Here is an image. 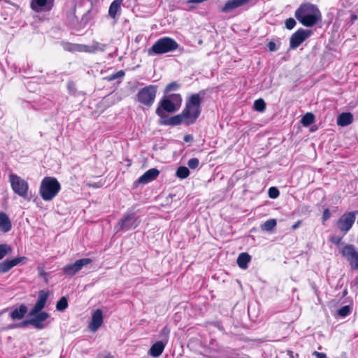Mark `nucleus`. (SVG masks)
<instances>
[{
	"instance_id": "obj_1",
	"label": "nucleus",
	"mask_w": 358,
	"mask_h": 358,
	"mask_svg": "<svg viewBox=\"0 0 358 358\" xmlns=\"http://www.w3.org/2000/svg\"><path fill=\"white\" fill-rule=\"evenodd\" d=\"M296 18L305 27H310L321 20V13L315 5L302 4L295 11Z\"/></svg>"
},
{
	"instance_id": "obj_2",
	"label": "nucleus",
	"mask_w": 358,
	"mask_h": 358,
	"mask_svg": "<svg viewBox=\"0 0 358 358\" xmlns=\"http://www.w3.org/2000/svg\"><path fill=\"white\" fill-rule=\"evenodd\" d=\"M202 98L199 94H194L186 101L185 107L182 111L185 116V124H194L201 114Z\"/></svg>"
},
{
	"instance_id": "obj_3",
	"label": "nucleus",
	"mask_w": 358,
	"mask_h": 358,
	"mask_svg": "<svg viewBox=\"0 0 358 358\" xmlns=\"http://www.w3.org/2000/svg\"><path fill=\"white\" fill-rule=\"evenodd\" d=\"M61 185L59 181L53 177H45L40 185L39 193L45 201H52L59 192Z\"/></svg>"
},
{
	"instance_id": "obj_4",
	"label": "nucleus",
	"mask_w": 358,
	"mask_h": 358,
	"mask_svg": "<svg viewBox=\"0 0 358 358\" xmlns=\"http://www.w3.org/2000/svg\"><path fill=\"white\" fill-rule=\"evenodd\" d=\"M178 43L170 37H163L158 39L148 50L149 54L162 55L173 52L178 48Z\"/></svg>"
},
{
	"instance_id": "obj_5",
	"label": "nucleus",
	"mask_w": 358,
	"mask_h": 358,
	"mask_svg": "<svg viewBox=\"0 0 358 358\" xmlns=\"http://www.w3.org/2000/svg\"><path fill=\"white\" fill-rule=\"evenodd\" d=\"M158 87L150 85L141 89L136 94V100L140 103L150 108L155 102Z\"/></svg>"
},
{
	"instance_id": "obj_6",
	"label": "nucleus",
	"mask_w": 358,
	"mask_h": 358,
	"mask_svg": "<svg viewBox=\"0 0 358 358\" xmlns=\"http://www.w3.org/2000/svg\"><path fill=\"white\" fill-rule=\"evenodd\" d=\"M9 181L12 189L15 193L22 197H26L29 189L28 183L21 177L12 173L9 176Z\"/></svg>"
},
{
	"instance_id": "obj_7",
	"label": "nucleus",
	"mask_w": 358,
	"mask_h": 358,
	"mask_svg": "<svg viewBox=\"0 0 358 358\" xmlns=\"http://www.w3.org/2000/svg\"><path fill=\"white\" fill-rule=\"evenodd\" d=\"M31 319L24 321L23 326L30 324L37 329H43L47 327L48 322V319L50 318V315L44 311H40L35 315H29Z\"/></svg>"
},
{
	"instance_id": "obj_8",
	"label": "nucleus",
	"mask_w": 358,
	"mask_h": 358,
	"mask_svg": "<svg viewBox=\"0 0 358 358\" xmlns=\"http://www.w3.org/2000/svg\"><path fill=\"white\" fill-rule=\"evenodd\" d=\"M139 220L134 213H128L118 222L116 229L117 231H125L135 229L139 224Z\"/></svg>"
},
{
	"instance_id": "obj_9",
	"label": "nucleus",
	"mask_w": 358,
	"mask_h": 358,
	"mask_svg": "<svg viewBox=\"0 0 358 358\" xmlns=\"http://www.w3.org/2000/svg\"><path fill=\"white\" fill-rule=\"evenodd\" d=\"M356 218V212H348L342 215L336 222L338 229L345 234L352 228Z\"/></svg>"
},
{
	"instance_id": "obj_10",
	"label": "nucleus",
	"mask_w": 358,
	"mask_h": 358,
	"mask_svg": "<svg viewBox=\"0 0 358 358\" xmlns=\"http://www.w3.org/2000/svg\"><path fill=\"white\" fill-rule=\"evenodd\" d=\"M90 258H83L76 261L73 264H66L62 268V271L66 276L72 277L79 272L85 266L92 263Z\"/></svg>"
},
{
	"instance_id": "obj_11",
	"label": "nucleus",
	"mask_w": 358,
	"mask_h": 358,
	"mask_svg": "<svg viewBox=\"0 0 358 358\" xmlns=\"http://www.w3.org/2000/svg\"><path fill=\"white\" fill-rule=\"evenodd\" d=\"M340 252L349 262L353 269L358 268V252L353 245L347 244L340 250Z\"/></svg>"
},
{
	"instance_id": "obj_12",
	"label": "nucleus",
	"mask_w": 358,
	"mask_h": 358,
	"mask_svg": "<svg viewBox=\"0 0 358 358\" xmlns=\"http://www.w3.org/2000/svg\"><path fill=\"white\" fill-rule=\"evenodd\" d=\"M177 110H178L177 107H175L170 100L166 97L160 101L155 113L162 119L166 117L165 112L174 113Z\"/></svg>"
},
{
	"instance_id": "obj_13",
	"label": "nucleus",
	"mask_w": 358,
	"mask_h": 358,
	"mask_svg": "<svg viewBox=\"0 0 358 358\" xmlns=\"http://www.w3.org/2000/svg\"><path fill=\"white\" fill-rule=\"evenodd\" d=\"M310 32L302 29L293 34L290 38V48H297L309 36Z\"/></svg>"
},
{
	"instance_id": "obj_14",
	"label": "nucleus",
	"mask_w": 358,
	"mask_h": 358,
	"mask_svg": "<svg viewBox=\"0 0 358 358\" xmlns=\"http://www.w3.org/2000/svg\"><path fill=\"white\" fill-rule=\"evenodd\" d=\"M55 0H31V8L36 12L50 11L54 5Z\"/></svg>"
},
{
	"instance_id": "obj_15",
	"label": "nucleus",
	"mask_w": 358,
	"mask_h": 358,
	"mask_svg": "<svg viewBox=\"0 0 358 358\" xmlns=\"http://www.w3.org/2000/svg\"><path fill=\"white\" fill-rule=\"evenodd\" d=\"M48 296L49 293L48 292L44 290L40 291L36 303H35L34 308L30 310L29 315H35L36 313L42 311L45 306Z\"/></svg>"
},
{
	"instance_id": "obj_16",
	"label": "nucleus",
	"mask_w": 358,
	"mask_h": 358,
	"mask_svg": "<svg viewBox=\"0 0 358 358\" xmlns=\"http://www.w3.org/2000/svg\"><path fill=\"white\" fill-rule=\"evenodd\" d=\"M103 323V314L101 309H96L92 314V321L89 324V329L95 332Z\"/></svg>"
},
{
	"instance_id": "obj_17",
	"label": "nucleus",
	"mask_w": 358,
	"mask_h": 358,
	"mask_svg": "<svg viewBox=\"0 0 358 358\" xmlns=\"http://www.w3.org/2000/svg\"><path fill=\"white\" fill-rule=\"evenodd\" d=\"M159 174V171L155 168L150 169L145 172L138 180L141 184H146L155 180Z\"/></svg>"
},
{
	"instance_id": "obj_18",
	"label": "nucleus",
	"mask_w": 358,
	"mask_h": 358,
	"mask_svg": "<svg viewBox=\"0 0 358 358\" xmlns=\"http://www.w3.org/2000/svg\"><path fill=\"white\" fill-rule=\"evenodd\" d=\"M250 0H228L222 8V12L229 13L238 7L245 5Z\"/></svg>"
},
{
	"instance_id": "obj_19",
	"label": "nucleus",
	"mask_w": 358,
	"mask_h": 358,
	"mask_svg": "<svg viewBox=\"0 0 358 358\" xmlns=\"http://www.w3.org/2000/svg\"><path fill=\"white\" fill-rule=\"evenodd\" d=\"M23 258L17 257L10 260H5L0 262V274L5 273L10 271L13 267L17 265Z\"/></svg>"
},
{
	"instance_id": "obj_20",
	"label": "nucleus",
	"mask_w": 358,
	"mask_h": 358,
	"mask_svg": "<svg viewBox=\"0 0 358 358\" xmlns=\"http://www.w3.org/2000/svg\"><path fill=\"white\" fill-rule=\"evenodd\" d=\"M162 124L165 125L176 126L181 123H185V116L182 115V113L173 117H167L162 118Z\"/></svg>"
},
{
	"instance_id": "obj_21",
	"label": "nucleus",
	"mask_w": 358,
	"mask_h": 358,
	"mask_svg": "<svg viewBox=\"0 0 358 358\" xmlns=\"http://www.w3.org/2000/svg\"><path fill=\"white\" fill-rule=\"evenodd\" d=\"M122 1L123 0H114L111 3L108 10V15L111 18L115 20H117V17L120 15Z\"/></svg>"
},
{
	"instance_id": "obj_22",
	"label": "nucleus",
	"mask_w": 358,
	"mask_h": 358,
	"mask_svg": "<svg viewBox=\"0 0 358 358\" xmlns=\"http://www.w3.org/2000/svg\"><path fill=\"white\" fill-rule=\"evenodd\" d=\"M27 313V307L22 304L19 308H12L10 313V317L12 320H21L24 317L25 314Z\"/></svg>"
},
{
	"instance_id": "obj_23",
	"label": "nucleus",
	"mask_w": 358,
	"mask_h": 358,
	"mask_svg": "<svg viewBox=\"0 0 358 358\" xmlns=\"http://www.w3.org/2000/svg\"><path fill=\"white\" fill-rule=\"evenodd\" d=\"M165 345H166V343L162 341L155 343L150 348V349L149 350V354L154 357H159L162 354V352L164 350Z\"/></svg>"
},
{
	"instance_id": "obj_24",
	"label": "nucleus",
	"mask_w": 358,
	"mask_h": 358,
	"mask_svg": "<svg viewBox=\"0 0 358 358\" xmlns=\"http://www.w3.org/2000/svg\"><path fill=\"white\" fill-rule=\"evenodd\" d=\"M12 225L9 217L4 213L0 212V230L8 232L11 229Z\"/></svg>"
},
{
	"instance_id": "obj_25",
	"label": "nucleus",
	"mask_w": 358,
	"mask_h": 358,
	"mask_svg": "<svg viewBox=\"0 0 358 358\" xmlns=\"http://www.w3.org/2000/svg\"><path fill=\"white\" fill-rule=\"evenodd\" d=\"M353 121V116L350 113H343L337 117V124L345 127L350 124Z\"/></svg>"
},
{
	"instance_id": "obj_26",
	"label": "nucleus",
	"mask_w": 358,
	"mask_h": 358,
	"mask_svg": "<svg viewBox=\"0 0 358 358\" xmlns=\"http://www.w3.org/2000/svg\"><path fill=\"white\" fill-rule=\"evenodd\" d=\"M251 257L246 252L241 253L237 258V264L238 266L243 269L248 267V264L250 262Z\"/></svg>"
},
{
	"instance_id": "obj_27",
	"label": "nucleus",
	"mask_w": 358,
	"mask_h": 358,
	"mask_svg": "<svg viewBox=\"0 0 358 358\" xmlns=\"http://www.w3.org/2000/svg\"><path fill=\"white\" fill-rule=\"evenodd\" d=\"M167 98L170 100V101L177 107L178 110L182 105V97L180 94H172L167 96Z\"/></svg>"
},
{
	"instance_id": "obj_28",
	"label": "nucleus",
	"mask_w": 358,
	"mask_h": 358,
	"mask_svg": "<svg viewBox=\"0 0 358 358\" xmlns=\"http://www.w3.org/2000/svg\"><path fill=\"white\" fill-rule=\"evenodd\" d=\"M277 222L275 219H270L266 221L261 227L262 229L266 231H272L276 226Z\"/></svg>"
},
{
	"instance_id": "obj_29",
	"label": "nucleus",
	"mask_w": 358,
	"mask_h": 358,
	"mask_svg": "<svg viewBox=\"0 0 358 358\" xmlns=\"http://www.w3.org/2000/svg\"><path fill=\"white\" fill-rule=\"evenodd\" d=\"M314 120H315L314 115L311 113H307L306 114H305L303 116L301 122L303 126L308 127L310 124H311L312 123H313Z\"/></svg>"
},
{
	"instance_id": "obj_30",
	"label": "nucleus",
	"mask_w": 358,
	"mask_h": 358,
	"mask_svg": "<svg viewBox=\"0 0 358 358\" xmlns=\"http://www.w3.org/2000/svg\"><path fill=\"white\" fill-rule=\"evenodd\" d=\"M189 171L185 166H180L176 171V176L179 178L184 179L189 176Z\"/></svg>"
},
{
	"instance_id": "obj_31",
	"label": "nucleus",
	"mask_w": 358,
	"mask_h": 358,
	"mask_svg": "<svg viewBox=\"0 0 358 358\" xmlns=\"http://www.w3.org/2000/svg\"><path fill=\"white\" fill-rule=\"evenodd\" d=\"M71 50H76L79 52H85L89 53H93V50L92 48V45H75Z\"/></svg>"
},
{
	"instance_id": "obj_32",
	"label": "nucleus",
	"mask_w": 358,
	"mask_h": 358,
	"mask_svg": "<svg viewBox=\"0 0 358 358\" xmlns=\"http://www.w3.org/2000/svg\"><path fill=\"white\" fill-rule=\"evenodd\" d=\"M68 307V301L66 297L62 296L59 301H57L56 305V309L58 311H64Z\"/></svg>"
},
{
	"instance_id": "obj_33",
	"label": "nucleus",
	"mask_w": 358,
	"mask_h": 358,
	"mask_svg": "<svg viewBox=\"0 0 358 358\" xmlns=\"http://www.w3.org/2000/svg\"><path fill=\"white\" fill-rule=\"evenodd\" d=\"M180 87V84L174 81L168 84L164 90V93L168 94L169 92L177 91Z\"/></svg>"
},
{
	"instance_id": "obj_34",
	"label": "nucleus",
	"mask_w": 358,
	"mask_h": 358,
	"mask_svg": "<svg viewBox=\"0 0 358 358\" xmlns=\"http://www.w3.org/2000/svg\"><path fill=\"white\" fill-rule=\"evenodd\" d=\"M91 45H92L93 53L98 52V51L103 52V51H105L106 46H107L106 44H103V43H99L97 41H94Z\"/></svg>"
},
{
	"instance_id": "obj_35",
	"label": "nucleus",
	"mask_w": 358,
	"mask_h": 358,
	"mask_svg": "<svg viewBox=\"0 0 358 358\" xmlns=\"http://www.w3.org/2000/svg\"><path fill=\"white\" fill-rule=\"evenodd\" d=\"M254 108L257 111L263 112L266 109L265 101L262 99L256 100L254 103Z\"/></svg>"
},
{
	"instance_id": "obj_36",
	"label": "nucleus",
	"mask_w": 358,
	"mask_h": 358,
	"mask_svg": "<svg viewBox=\"0 0 358 358\" xmlns=\"http://www.w3.org/2000/svg\"><path fill=\"white\" fill-rule=\"evenodd\" d=\"M124 76V72L122 70H120L113 74H111L108 76H106L104 78L105 80L108 81H113L114 80L122 78Z\"/></svg>"
},
{
	"instance_id": "obj_37",
	"label": "nucleus",
	"mask_w": 358,
	"mask_h": 358,
	"mask_svg": "<svg viewBox=\"0 0 358 358\" xmlns=\"http://www.w3.org/2000/svg\"><path fill=\"white\" fill-rule=\"evenodd\" d=\"M10 251L11 248L6 244L0 245V259H3Z\"/></svg>"
},
{
	"instance_id": "obj_38",
	"label": "nucleus",
	"mask_w": 358,
	"mask_h": 358,
	"mask_svg": "<svg viewBox=\"0 0 358 358\" xmlns=\"http://www.w3.org/2000/svg\"><path fill=\"white\" fill-rule=\"evenodd\" d=\"M351 312V308L349 306H344L338 310V315L342 317L348 316Z\"/></svg>"
},
{
	"instance_id": "obj_39",
	"label": "nucleus",
	"mask_w": 358,
	"mask_h": 358,
	"mask_svg": "<svg viewBox=\"0 0 358 358\" xmlns=\"http://www.w3.org/2000/svg\"><path fill=\"white\" fill-rule=\"evenodd\" d=\"M75 12L76 9L71 8V10L67 15L69 22L73 24L78 22V17L75 15Z\"/></svg>"
},
{
	"instance_id": "obj_40",
	"label": "nucleus",
	"mask_w": 358,
	"mask_h": 358,
	"mask_svg": "<svg viewBox=\"0 0 358 358\" xmlns=\"http://www.w3.org/2000/svg\"><path fill=\"white\" fill-rule=\"evenodd\" d=\"M280 194L279 190L274 187H271L268 189V196L271 199L277 198Z\"/></svg>"
},
{
	"instance_id": "obj_41",
	"label": "nucleus",
	"mask_w": 358,
	"mask_h": 358,
	"mask_svg": "<svg viewBox=\"0 0 358 358\" xmlns=\"http://www.w3.org/2000/svg\"><path fill=\"white\" fill-rule=\"evenodd\" d=\"M199 164V161L197 158H192L190 159L188 162L187 165L190 169H196Z\"/></svg>"
},
{
	"instance_id": "obj_42",
	"label": "nucleus",
	"mask_w": 358,
	"mask_h": 358,
	"mask_svg": "<svg viewBox=\"0 0 358 358\" xmlns=\"http://www.w3.org/2000/svg\"><path fill=\"white\" fill-rule=\"evenodd\" d=\"M296 25V21L294 18H289L285 21V27L287 29H292Z\"/></svg>"
},
{
	"instance_id": "obj_43",
	"label": "nucleus",
	"mask_w": 358,
	"mask_h": 358,
	"mask_svg": "<svg viewBox=\"0 0 358 358\" xmlns=\"http://www.w3.org/2000/svg\"><path fill=\"white\" fill-rule=\"evenodd\" d=\"M71 8L76 9L77 6H80L85 0H70Z\"/></svg>"
},
{
	"instance_id": "obj_44",
	"label": "nucleus",
	"mask_w": 358,
	"mask_h": 358,
	"mask_svg": "<svg viewBox=\"0 0 358 358\" xmlns=\"http://www.w3.org/2000/svg\"><path fill=\"white\" fill-rule=\"evenodd\" d=\"M330 217H331L330 210L328 208L325 209L323 211V214H322V221L323 222L327 221V220H329L330 218Z\"/></svg>"
},
{
	"instance_id": "obj_45",
	"label": "nucleus",
	"mask_w": 358,
	"mask_h": 358,
	"mask_svg": "<svg viewBox=\"0 0 358 358\" xmlns=\"http://www.w3.org/2000/svg\"><path fill=\"white\" fill-rule=\"evenodd\" d=\"M268 48L270 51L274 52L278 50V47L276 46V44L273 41H270L268 43Z\"/></svg>"
},
{
	"instance_id": "obj_46",
	"label": "nucleus",
	"mask_w": 358,
	"mask_h": 358,
	"mask_svg": "<svg viewBox=\"0 0 358 358\" xmlns=\"http://www.w3.org/2000/svg\"><path fill=\"white\" fill-rule=\"evenodd\" d=\"M313 355H314L316 358H327V355L324 352L314 351L313 352Z\"/></svg>"
},
{
	"instance_id": "obj_47",
	"label": "nucleus",
	"mask_w": 358,
	"mask_h": 358,
	"mask_svg": "<svg viewBox=\"0 0 358 358\" xmlns=\"http://www.w3.org/2000/svg\"><path fill=\"white\" fill-rule=\"evenodd\" d=\"M38 271H39V274L40 275L45 278L47 276V273L44 271V269L43 268H38Z\"/></svg>"
},
{
	"instance_id": "obj_48",
	"label": "nucleus",
	"mask_w": 358,
	"mask_h": 358,
	"mask_svg": "<svg viewBox=\"0 0 358 358\" xmlns=\"http://www.w3.org/2000/svg\"><path fill=\"white\" fill-rule=\"evenodd\" d=\"M301 224V220L297 221L294 224L292 225V229L293 230L296 229L298 227H299Z\"/></svg>"
},
{
	"instance_id": "obj_49",
	"label": "nucleus",
	"mask_w": 358,
	"mask_h": 358,
	"mask_svg": "<svg viewBox=\"0 0 358 358\" xmlns=\"http://www.w3.org/2000/svg\"><path fill=\"white\" fill-rule=\"evenodd\" d=\"M184 141L189 142L192 140V136L190 135H185L183 138Z\"/></svg>"
},
{
	"instance_id": "obj_50",
	"label": "nucleus",
	"mask_w": 358,
	"mask_h": 358,
	"mask_svg": "<svg viewBox=\"0 0 358 358\" xmlns=\"http://www.w3.org/2000/svg\"><path fill=\"white\" fill-rule=\"evenodd\" d=\"M162 333L167 335L169 334V331L167 330V329L165 327L162 330Z\"/></svg>"
},
{
	"instance_id": "obj_51",
	"label": "nucleus",
	"mask_w": 358,
	"mask_h": 358,
	"mask_svg": "<svg viewBox=\"0 0 358 358\" xmlns=\"http://www.w3.org/2000/svg\"><path fill=\"white\" fill-rule=\"evenodd\" d=\"M14 327H15V325L13 324V325H10V326L8 327V329H13V328H14Z\"/></svg>"
},
{
	"instance_id": "obj_52",
	"label": "nucleus",
	"mask_w": 358,
	"mask_h": 358,
	"mask_svg": "<svg viewBox=\"0 0 358 358\" xmlns=\"http://www.w3.org/2000/svg\"><path fill=\"white\" fill-rule=\"evenodd\" d=\"M336 241H337L336 243H338L340 241V239H336Z\"/></svg>"
},
{
	"instance_id": "obj_53",
	"label": "nucleus",
	"mask_w": 358,
	"mask_h": 358,
	"mask_svg": "<svg viewBox=\"0 0 358 358\" xmlns=\"http://www.w3.org/2000/svg\"><path fill=\"white\" fill-rule=\"evenodd\" d=\"M336 241H337L336 243H338L340 241V239H336Z\"/></svg>"
},
{
	"instance_id": "obj_54",
	"label": "nucleus",
	"mask_w": 358,
	"mask_h": 358,
	"mask_svg": "<svg viewBox=\"0 0 358 358\" xmlns=\"http://www.w3.org/2000/svg\"><path fill=\"white\" fill-rule=\"evenodd\" d=\"M106 358H110V357H106Z\"/></svg>"
}]
</instances>
